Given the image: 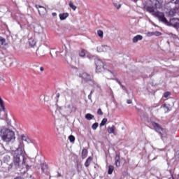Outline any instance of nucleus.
Segmentation results:
<instances>
[{
    "label": "nucleus",
    "mask_w": 179,
    "mask_h": 179,
    "mask_svg": "<svg viewBox=\"0 0 179 179\" xmlns=\"http://www.w3.org/2000/svg\"><path fill=\"white\" fill-rule=\"evenodd\" d=\"M11 155L13 157V164L15 169H19L22 174H24L28 170H30L31 168L30 160L24 159V155H23V148L20 146V143L18 148L11 151Z\"/></svg>",
    "instance_id": "obj_1"
},
{
    "label": "nucleus",
    "mask_w": 179,
    "mask_h": 179,
    "mask_svg": "<svg viewBox=\"0 0 179 179\" xmlns=\"http://www.w3.org/2000/svg\"><path fill=\"white\" fill-rule=\"evenodd\" d=\"M0 136L2 141H3V142H6V143H9V142H12V141H15V139H16L15 131L5 127H1Z\"/></svg>",
    "instance_id": "obj_2"
},
{
    "label": "nucleus",
    "mask_w": 179,
    "mask_h": 179,
    "mask_svg": "<svg viewBox=\"0 0 179 179\" xmlns=\"http://www.w3.org/2000/svg\"><path fill=\"white\" fill-rule=\"evenodd\" d=\"M152 127H154L155 130L158 132V134H161L162 141H164V138L167 136V134H166V131H164L163 128L156 122H152Z\"/></svg>",
    "instance_id": "obj_3"
},
{
    "label": "nucleus",
    "mask_w": 179,
    "mask_h": 179,
    "mask_svg": "<svg viewBox=\"0 0 179 179\" xmlns=\"http://www.w3.org/2000/svg\"><path fill=\"white\" fill-rule=\"evenodd\" d=\"M155 17H157L159 22H162L164 24H169V20L164 16V13L157 11V13L155 14Z\"/></svg>",
    "instance_id": "obj_4"
},
{
    "label": "nucleus",
    "mask_w": 179,
    "mask_h": 179,
    "mask_svg": "<svg viewBox=\"0 0 179 179\" xmlns=\"http://www.w3.org/2000/svg\"><path fill=\"white\" fill-rule=\"evenodd\" d=\"M95 65L97 73H100V72H103L106 68L104 67V63L103 61L100 59L95 60Z\"/></svg>",
    "instance_id": "obj_5"
},
{
    "label": "nucleus",
    "mask_w": 179,
    "mask_h": 179,
    "mask_svg": "<svg viewBox=\"0 0 179 179\" xmlns=\"http://www.w3.org/2000/svg\"><path fill=\"white\" fill-rule=\"evenodd\" d=\"M82 79L85 80V82H92V85H94L96 83H94V80H93V76L87 73H83L81 75Z\"/></svg>",
    "instance_id": "obj_6"
},
{
    "label": "nucleus",
    "mask_w": 179,
    "mask_h": 179,
    "mask_svg": "<svg viewBox=\"0 0 179 179\" xmlns=\"http://www.w3.org/2000/svg\"><path fill=\"white\" fill-rule=\"evenodd\" d=\"M111 50V47L107 45H99L96 48V51L98 52H110Z\"/></svg>",
    "instance_id": "obj_7"
},
{
    "label": "nucleus",
    "mask_w": 179,
    "mask_h": 179,
    "mask_svg": "<svg viewBox=\"0 0 179 179\" xmlns=\"http://www.w3.org/2000/svg\"><path fill=\"white\" fill-rule=\"evenodd\" d=\"M166 26H172L175 29H179V19L178 18H172L169 22V24Z\"/></svg>",
    "instance_id": "obj_8"
},
{
    "label": "nucleus",
    "mask_w": 179,
    "mask_h": 179,
    "mask_svg": "<svg viewBox=\"0 0 179 179\" xmlns=\"http://www.w3.org/2000/svg\"><path fill=\"white\" fill-rule=\"evenodd\" d=\"M35 6H36V9L38 10V13L41 16H44V15H45V13H47V8H45V7H43L39 5H36Z\"/></svg>",
    "instance_id": "obj_9"
},
{
    "label": "nucleus",
    "mask_w": 179,
    "mask_h": 179,
    "mask_svg": "<svg viewBox=\"0 0 179 179\" xmlns=\"http://www.w3.org/2000/svg\"><path fill=\"white\" fill-rule=\"evenodd\" d=\"M107 132L109 134H113V135H115V136H116V135H117V128L114 125L112 127H108L107 128Z\"/></svg>",
    "instance_id": "obj_10"
},
{
    "label": "nucleus",
    "mask_w": 179,
    "mask_h": 179,
    "mask_svg": "<svg viewBox=\"0 0 179 179\" xmlns=\"http://www.w3.org/2000/svg\"><path fill=\"white\" fill-rule=\"evenodd\" d=\"M157 8V6L156 7V6L155 5V6H148L147 7V12H149V13H152V16H155V13H157V11H155V8Z\"/></svg>",
    "instance_id": "obj_11"
},
{
    "label": "nucleus",
    "mask_w": 179,
    "mask_h": 179,
    "mask_svg": "<svg viewBox=\"0 0 179 179\" xmlns=\"http://www.w3.org/2000/svg\"><path fill=\"white\" fill-rule=\"evenodd\" d=\"M41 166L42 172L44 173V174H48V166L45 164H42Z\"/></svg>",
    "instance_id": "obj_12"
},
{
    "label": "nucleus",
    "mask_w": 179,
    "mask_h": 179,
    "mask_svg": "<svg viewBox=\"0 0 179 179\" xmlns=\"http://www.w3.org/2000/svg\"><path fill=\"white\" fill-rule=\"evenodd\" d=\"M6 47V40L4 38L0 37V48H5Z\"/></svg>",
    "instance_id": "obj_13"
},
{
    "label": "nucleus",
    "mask_w": 179,
    "mask_h": 179,
    "mask_svg": "<svg viewBox=\"0 0 179 179\" xmlns=\"http://www.w3.org/2000/svg\"><path fill=\"white\" fill-rule=\"evenodd\" d=\"M143 36L142 35H136L133 38V43H136L138 41H141V40H143Z\"/></svg>",
    "instance_id": "obj_14"
},
{
    "label": "nucleus",
    "mask_w": 179,
    "mask_h": 179,
    "mask_svg": "<svg viewBox=\"0 0 179 179\" xmlns=\"http://www.w3.org/2000/svg\"><path fill=\"white\" fill-rule=\"evenodd\" d=\"M93 161V157H89L85 164H84V166L85 167H89V166H90V164L92 163V162Z\"/></svg>",
    "instance_id": "obj_15"
},
{
    "label": "nucleus",
    "mask_w": 179,
    "mask_h": 179,
    "mask_svg": "<svg viewBox=\"0 0 179 179\" xmlns=\"http://www.w3.org/2000/svg\"><path fill=\"white\" fill-rule=\"evenodd\" d=\"M34 31L35 33H38V34H40L43 33V27L38 25L34 27Z\"/></svg>",
    "instance_id": "obj_16"
},
{
    "label": "nucleus",
    "mask_w": 179,
    "mask_h": 179,
    "mask_svg": "<svg viewBox=\"0 0 179 179\" xmlns=\"http://www.w3.org/2000/svg\"><path fill=\"white\" fill-rule=\"evenodd\" d=\"M115 164L116 167H120L121 166V162H120V155H116L115 158Z\"/></svg>",
    "instance_id": "obj_17"
},
{
    "label": "nucleus",
    "mask_w": 179,
    "mask_h": 179,
    "mask_svg": "<svg viewBox=\"0 0 179 179\" xmlns=\"http://www.w3.org/2000/svg\"><path fill=\"white\" fill-rule=\"evenodd\" d=\"M59 19L60 20H65L68 16H69V13H61L59 14Z\"/></svg>",
    "instance_id": "obj_18"
},
{
    "label": "nucleus",
    "mask_w": 179,
    "mask_h": 179,
    "mask_svg": "<svg viewBox=\"0 0 179 179\" xmlns=\"http://www.w3.org/2000/svg\"><path fill=\"white\" fill-rule=\"evenodd\" d=\"M82 159H85L87 157V150L84 148L81 152Z\"/></svg>",
    "instance_id": "obj_19"
},
{
    "label": "nucleus",
    "mask_w": 179,
    "mask_h": 179,
    "mask_svg": "<svg viewBox=\"0 0 179 179\" xmlns=\"http://www.w3.org/2000/svg\"><path fill=\"white\" fill-rule=\"evenodd\" d=\"M29 44L30 47H34L36 45V40L34 38H31L29 39Z\"/></svg>",
    "instance_id": "obj_20"
},
{
    "label": "nucleus",
    "mask_w": 179,
    "mask_h": 179,
    "mask_svg": "<svg viewBox=\"0 0 179 179\" xmlns=\"http://www.w3.org/2000/svg\"><path fill=\"white\" fill-rule=\"evenodd\" d=\"M79 55L82 58H85V57L86 56V50H85V49H81L79 52Z\"/></svg>",
    "instance_id": "obj_21"
},
{
    "label": "nucleus",
    "mask_w": 179,
    "mask_h": 179,
    "mask_svg": "<svg viewBox=\"0 0 179 179\" xmlns=\"http://www.w3.org/2000/svg\"><path fill=\"white\" fill-rule=\"evenodd\" d=\"M85 118L86 120H87L88 121H90L91 120L94 118V115L90 114V113H87L85 115Z\"/></svg>",
    "instance_id": "obj_22"
},
{
    "label": "nucleus",
    "mask_w": 179,
    "mask_h": 179,
    "mask_svg": "<svg viewBox=\"0 0 179 179\" xmlns=\"http://www.w3.org/2000/svg\"><path fill=\"white\" fill-rule=\"evenodd\" d=\"M160 2H162V0H153L152 5H155V8H157L160 5Z\"/></svg>",
    "instance_id": "obj_23"
},
{
    "label": "nucleus",
    "mask_w": 179,
    "mask_h": 179,
    "mask_svg": "<svg viewBox=\"0 0 179 179\" xmlns=\"http://www.w3.org/2000/svg\"><path fill=\"white\" fill-rule=\"evenodd\" d=\"M21 138H22V140L24 141V142H27V143H30V139H29V137L24 135H22Z\"/></svg>",
    "instance_id": "obj_24"
},
{
    "label": "nucleus",
    "mask_w": 179,
    "mask_h": 179,
    "mask_svg": "<svg viewBox=\"0 0 179 179\" xmlns=\"http://www.w3.org/2000/svg\"><path fill=\"white\" fill-rule=\"evenodd\" d=\"M113 171H114V166L113 165H110L108 166V174H113Z\"/></svg>",
    "instance_id": "obj_25"
},
{
    "label": "nucleus",
    "mask_w": 179,
    "mask_h": 179,
    "mask_svg": "<svg viewBox=\"0 0 179 179\" xmlns=\"http://www.w3.org/2000/svg\"><path fill=\"white\" fill-rule=\"evenodd\" d=\"M69 6H70V8H71L73 10H76L77 7L76 6L73 5V3L72 1H69Z\"/></svg>",
    "instance_id": "obj_26"
},
{
    "label": "nucleus",
    "mask_w": 179,
    "mask_h": 179,
    "mask_svg": "<svg viewBox=\"0 0 179 179\" xmlns=\"http://www.w3.org/2000/svg\"><path fill=\"white\" fill-rule=\"evenodd\" d=\"M10 161V157L9 155H6L3 157V162L5 163H9Z\"/></svg>",
    "instance_id": "obj_27"
},
{
    "label": "nucleus",
    "mask_w": 179,
    "mask_h": 179,
    "mask_svg": "<svg viewBox=\"0 0 179 179\" xmlns=\"http://www.w3.org/2000/svg\"><path fill=\"white\" fill-rule=\"evenodd\" d=\"M106 124H107V118H103L100 123V127H104Z\"/></svg>",
    "instance_id": "obj_28"
},
{
    "label": "nucleus",
    "mask_w": 179,
    "mask_h": 179,
    "mask_svg": "<svg viewBox=\"0 0 179 179\" xmlns=\"http://www.w3.org/2000/svg\"><path fill=\"white\" fill-rule=\"evenodd\" d=\"M97 34H98L99 37H100L101 38H103V37H104V36H103L104 33L101 30H98Z\"/></svg>",
    "instance_id": "obj_29"
},
{
    "label": "nucleus",
    "mask_w": 179,
    "mask_h": 179,
    "mask_svg": "<svg viewBox=\"0 0 179 179\" xmlns=\"http://www.w3.org/2000/svg\"><path fill=\"white\" fill-rule=\"evenodd\" d=\"M92 128L94 131H96L97 129V128H99V123L98 122H95L92 124Z\"/></svg>",
    "instance_id": "obj_30"
},
{
    "label": "nucleus",
    "mask_w": 179,
    "mask_h": 179,
    "mask_svg": "<svg viewBox=\"0 0 179 179\" xmlns=\"http://www.w3.org/2000/svg\"><path fill=\"white\" fill-rule=\"evenodd\" d=\"M106 75L108 76V78H113V76H114V73L110 71H106Z\"/></svg>",
    "instance_id": "obj_31"
},
{
    "label": "nucleus",
    "mask_w": 179,
    "mask_h": 179,
    "mask_svg": "<svg viewBox=\"0 0 179 179\" xmlns=\"http://www.w3.org/2000/svg\"><path fill=\"white\" fill-rule=\"evenodd\" d=\"M69 141L71 143L75 142V136L72 135L69 136Z\"/></svg>",
    "instance_id": "obj_32"
},
{
    "label": "nucleus",
    "mask_w": 179,
    "mask_h": 179,
    "mask_svg": "<svg viewBox=\"0 0 179 179\" xmlns=\"http://www.w3.org/2000/svg\"><path fill=\"white\" fill-rule=\"evenodd\" d=\"M169 16H176V12L174 10H171L169 13Z\"/></svg>",
    "instance_id": "obj_33"
},
{
    "label": "nucleus",
    "mask_w": 179,
    "mask_h": 179,
    "mask_svg": "<svg viewBox=\"0 0 179 179\" xmlns=\"http://www.w3.org/2000/svg\"><path fill=\"white\" fill-rule=\"evenodd\" d=\"M170 94H171V93H170V92H166L164 94V97H165V99H167V97L169 96H170Z\"/></svg>",
    "instance_id": "obj_34"
},
{
    "label": "nucleus",
    "mask_w": 179,
    "mask_h": 179,
    "mask_svg": "<svg viewBox=\"0 0 179 179\" xmlns=\"http://www.w3.org/2000/svg\"><path fill=\"white\" fill-rule=\"evenodd\" d=\"M0 106L1 108H3V110H5V107L3 106V101H2V99L0 97Z\"/></svg>",
    "instance_id": "obj_35"
},
{
    "label": "nucleus",
    "mask_w": 179,
    "mask_h": 179,
    "mask_svg": "<svg viewBox=\"0 0 179 179\" xmlns=\"http://www.w3.org/2000/svg\"><path fill=\"white\" fill-rule=\"evenodd\" d=\"M154 36H157V37H159V36H162V33L159 31H154Z\"/></svg>",
    "instance_id": "obj_36"
},
{
    "label": "nucleus",
    "mask_w": 179,
    "mask_h": 179,
    "mask_svg": "<svg viewBox=\"0 0 179 179\" xmlns=\"http://www.w3.org/2000/svg\"><path fill=\"white\" fill-rule=\"evenodd\" d=\"M113 4H114V6L117 9H120V8H121V4H118L117 3H114Z\"/></svg>",
    "instance_id": "obj_37"
},
{
    "label": "nucleus",
    "mask_w": 179,
    "mask_h": 179,
    "mask_svg": "<svg viewBox=\"0 0 179 179\" xmlns=\"http://www.w3.org/2000/svg\"><path fill=\"white\" fill-rule=\"evenodd\" d=\"M146 34H147L148 37H152V36H154V32L149 31V32H147Z\"/></svg>",
    "instance_id": "obj_38"
},
{
    "label": "nucleus",
    "mask_w": 179,
    "mask_h": 179,
    "mask_svg": "<svg viewBox=\"0 0 179 179\" xmlns=\"http://www.w3.org/2000/svg\"><path fill=\"white\" fill-rule=\"evenodd\" d=\"M97 114H99V115H103V111H101V108L98 109Z\"/></svg>",
    "instance_id": "obj_39"
},
{
    "label": "nucleus",
    "mask_w": 179,
    "mask_h": 179,
    "mask_svg": "<svg viewBox=\"0 0 179 179\" xmlns=\"http://www.w3.org/2000/svg\"><path fill=\"white\" fill-rule=\"evenodd\" d=\"M127 103V104H131L132 103V101L131 99H128Z\"/></svg>",
    "instance_id": "obj_40"
},
{
    "label": "nucleus",
    "mask_w": 179,
    "mask_h": 179,
    "mask_svg": "<svg viewBox=\"0 0 179 179\" xmlns=\"http://www.w3.org/2000/svg\"><path fill=\"white\" fill-rule=\"evenodd\" d=\"M40 71H41V72H43L44 71V67H41Z\"/></svg>",
    "instance_id": "obj_41"
},
{
    "label": "nucleus",
    "mask_w": 179,
    "mask_h": 179,
    "mask_svg": "<svg viewBox=\"0 0 179 179\" xmlns=\"http://www.w3.org/2000/svg\"><path fill=\"white\" fill-rule=\"evenodd\" d=\"M52 16H57V13H52Z\"/></svg>",
    "instance_id": "obj_42"
},
{
    "label": "nucleus",
    "mask_w": 179,
    "mask_h": 179,
    "mask_svg": "<svg viewBox=\"0 0 179 179\" xmlns=\"http://www.w3.org/2000/svg\"><path fill=\"white\" fill-rule=\"evenodd\" d=\"M164 108H165V110H169V108H167L166 106H164Z\"/></svg>",
    "instance_id": "obj_43"
},
{
    "label": "nucleus",
    "mask_w": 179,
    "mask_h": 179,
    "mask_svg": "<svg viewBox=\"0 0 179 179\" xmlns=\"http://www.w3.org/2000/svg\"><path fill=\"white\" fill-rule=\"evenodd\" d=\"M57 177H61V173H57Z\"/></svg>",
    "instance_id": "obj_44"
},
{
    "label": "nucleus",
    "mask_w": 179,
    "mask_h": 179,
    "mask_svg": "<svg viewBox=\"0 0 179 179\" xmlns=\"http://www.w3.org/2000/svg\"><path fill=\"white\" fill-rule=\"evenodd\" d=\"M57 97H59V94H57Z\"/></svg>",
    "instance_id": "obj_45"
},
{
    "label": "nucleus",
    "mask_w": 179,
    "mask_h": 179,
    "mask_svg": "<svg viewBox=\"0 0 179 179\" xmlns=\"http://www.w3.org/2000/svg\"><path fill=\"white\" fill-rule=\"evenodd\" d=\"M117 82H118L119 85H121V82H120V81H117Z\"/></svg>",
    "instance_id": "obj_46"
},
{
    "label": "nucleus",
    "mask_w": 179,
    "mask_h": 179,
    "mask_svg": "<svg viewBox=\"0 0 179 179\" xmlns=\"http://www.w3.org/2000/svg\"><path fill=\"white\" fill-rule=\"evenodd\" d=\"M92 93H93V91H91V93H90V94H92Z\"/></svg>",
    "instance_id": "obj_47"
},
{
    "label": "nucleus",
    "mask_w": 179,
    "mask_h": 179,
    "mask_svg": "<svg viewBox=\"0 0 179 179\" xmlns=\"http://www.w3.org/2000/svg\"><path fill=\"white\" fill-rule=\"evenodd\" d=\"M88 98L90 99V95L88 96Z\"/></svg>",
    "instance_id": "obj_48"
},
{
    "label": "nucleus",
    "mask_w": 179,
    "mask_h": 179,
    "mask_svg": "<svg viewBox=\"0 0 179 179\" xmlns=\"http://www.w3.org/2000/svg\"><path fill=\"white\" fill-rule=\"evenodd\" d=\"M169 179H174V178H169Z\"/></svg>",
    "instance_id": "obj_49"
},
{
    "label": "nucleus",
    "mask_w": 179,
    "mask_h": 179,
    "mask_svg": "<svg viewBox=\"0 0 179 179\" xmlns=\"http://www.w3.org/2000/svg\"><path fill=\"white\" fill-rule=\"evenodd\" d=\"M135 1H138V0H134Z\"/></svg>",
    "instance_id": "obj_50"
},
{
    "label": "nucleus",
    "mask_w": 179,
    "mask_h": 179,
    "mask_svg": "<svg viewBox=\"0 0 179 179\" xmlns=\"http://www.w3.org/2000/svg\"><path fill=\"white\" fill-rule=\"evenodd\" d=\"M0 113H1V110H0Z\"/></svg>",
    "instance_id": "obj_51"
}]
</instances>
